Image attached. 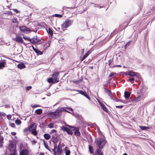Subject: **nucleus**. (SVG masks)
Returning a JSON list of instances; mask_svg holds the SVG:
<instances>
[{
	"label": "nucleus",
	"mask_w": 155,
	"mask_h": 155,
	"mask_svg": "<svg viewBox=\"0 0 155 155\" xmlns=\"http://www.w3.org/2000/svg\"><path fill=\"white\" fill-rule=\"evenodd\" d=\"M48 115L50 117L53 119L58 118L61 115L58 110H57L54 112H50L48 113Z\"/></svg>",
	"instance_id": "nucleus-1"
},
{
	"label": "nucleus",
	"mask_w": 155,
	"mask_h": 155,
	"mask_svg": "<svg viewBox=\"0 0 155 155\" xmlns=\"http://www.w3.org/2000/svg\"><path fill=\"white\" fill-rule=\"evenodd\" d=\"M29 127V131L35 136L37 135L38 132L36 131V125L35 123L30 125Z\"/></svg>",
	"instance_id": "nucleus-2"
},
{
	"label": "nucleus",
	"mask_w": 155,
	"mask_h": 155,
	"mask_svg": "<svg viewBox=\"0 0 155 155\" xmlns=\"http://www.w3.org/2000/svg\"><path fill=\"white\" fill-rule=\"evenodd\" d=\"M95 143L100 148L102 149L105 144L106 141L103 138H100L96 140Z\"/></svg>",
	"instance_id": "nucleus-3"
},
{
	"label": "nucleus",
	"mask_w": 155,
	"mask_h": 155,
	"mask_svg": "<svg viewBox=\"0 0 155 155\" xmlns=\"http://www.w3.org/2000/svg\"><path fill=\"white\" fill-rule=\"evenodd\" d=\"M73 21L69 19H66L61 25V29L64 30L70 26L72 23Z\"/></svg>",
	"instance_id": "nucleus-4"
},
{
	"label": "nucleus",
	"mask_w": 155,
	"mask_h": 155,
	"mask_svg": "<svg viewBox=\"0 0 155 155\" xmlns=\"http://www.w3.org/2000/svg\"><path fill=\"white\" fill-rule=\"evenodd\" d=\"M66 126L68 127L73 131H75L74 134L76 136H80L81 133L79 131V129L78 127H74L68 125H66Z\"/></svg>",
	"instance_id": "nucleus-5"
},
{
	"label": "nucleus",
	"mask_w": 155,
	"mask_h": 155,
	"mask_svg": "<svg viewBox=\"0 0 155 155\" xmlns=\"http://www.w3.org/2000/svg\"><path fill=\"white\" fill-rule=\"evenodd\" d=\"M59 74L58 72H56L52 74V76L54 81V83H56L59 81Z\"/></svg>",
	"instance_id": "nucleus-6"
},
{
	"label": "nucleus",
	"mask_w": 155,
	"mask_h": 155,
	"mask_svg": "<svg viewBox=\"0 0 155 155\" xmlns=\"http://www.w3.org/2000/svg\"><path fill=\"white\" fill-rule=\"evenodd\" d=\"M19 29L21 31L25 33H28L30 31L29 29L25 26L20 27Z\"/></svg>",
	"instance_id": "nucleus-7"
},
{
	"label": "nucleus",
	"mask_w": 155,
	"mask_h": 155,
	"mask_svg": "<svg viewBox=\"0 0 155 155\" xmlns=\"http://www.w3.org/2000/svg\"><path fill=\"white\" fill-rule=\"evenodd\" d=\"M62 130L66 132L69 134L72 135L73 133L72 131L73 130H72L70 128V129H69L67 127L63 126L62 128Z\"/></svg>",
	"instance_id": "nucleus-8"
},
{
	"label": "nucleus",
	"mask_w": 155,
	"mask_h": 155,
	"mask_svg": "<svg viewBox=\"0 0 155 155\" xmlns=\"http://www.w3.org/2000/svg\"><path fill=\"white\" fill-rule=\"evenodd\" d=\"M65 109H68L69 110H71V111H73L72 109L71 108H70V107H65V108H64V107H61V108H60L59 109H58V110L59 112L60 113V114H61V112L62 111H66L67 112L69 113V112L68 111L66 110Z\"/></svg>",
	"instance_id": "nucleus-9"
},
{
	"label": "nucleus",
	"mask_w": 155,
	"mask_h": 155,
	"mask_svg": "<svg viewBox=\"0 0 155 155\" xmlns=\"http://www.w3.org/2000/svg\"><path fill=\"white\" fill-rule=\"evenodd\" d=\"M19 23V21H18L17 18L15 17H14L13 18L11 19V24H15L16 27H17Z\"/></svg>",
	"instance_id": "nucleus-10"
},
{
	"label": "nucleus",
	"mask_w": 155,
	"mask_h": 155,
	"mask_svg": "<svg viewBox=\"0 0 155 155\" xmlns=\"http://www.w3.org/2000/svg\"><path fill=\"white\" fill-rule=\"evenodd\" d=\"M13 40L20 44L22 43L23 41V40L22 39L21 37L19 36L17 37L16 38L13 39Z\"/></svg>",
	"instance_id": "nucleus-11"
},
{
	"label": "nucleus",
	"mask_w": 155,
	"mask_h": 155,
	"mask_svg": "<svg viewBox=\"0 0 155 155\" xmlns=\"http://www.w3.org/2000/svg\"><path fill=\"white\" fill-rule=\"evenodd\" d=\"M137 73L133 71H130L128 72V75L133 77H138Z\"/></svg>",
	"instance_id": "nucleus-12"
},
{
	"label": "nucleus",
	"mask_w": 155,
	"mask_h": 155,
	"mask_svg": "<svg viewBox=\"0 0 155 155\" xmlns=\"http://www.w3.org/2000/svg\"><path fill=\"white\" fill-rule=\"evenodd\" d=\"M9 148L10 151H12L13 152L15 151V147L14 145V143H10L9 145Z\"/></svg>",
	"instance_id": "nucleus-13"
},
{
	"label": "nucleus",
	"mask_w": 155,
	"mask_h": 155,
	"mask_svg": "<svg viewBox=\"0 0 155 155\" xmlns=\"http://www.w3.org/2000/svg\"><path fill=\"white\" fill-rule=\"evenodd\" d=\"M51 140L53 142L55 145L58 141V139L57 137V135L55 134L54 135H53L51 139Z\"/></svg>",
	"instance_id": "nucleus-14"
},
{
	"label": "nucleus",
	"mask_w": 155,
	"mask_h": 155,
	"mask_svg": "<svg viewBox=\"0 0 155 155\" xmlns=\"http://www.w3.org/2000/svg\"><path fill=\"white\" fill-rule=\"evenodd\" d=\"M29 153V150L27 149H24L20 153V155H28Z\"/></svg>",
	"instance_id": "nucleus-15"
},
{
	"label": "nucleus",
	"mask_w": 155,
	"mask_h": 155,
	"mask_svg": "<svg viewBox=\"0 0 155 155\" xmlns=\"http://www.w3.org/2000/svg\"><path fill=\"white\" fill-rule=\"evenodd\" d=\"M136 78V77H129V79L128 80V81H130L131 83L133 84L134 83V81H137L136 78Z\"/></svg>",
	"instance_id": "nucleus-16"
},
{
	"label": "nucleus",
	"mask_w": 155,
	"mask_h": 155,
	"mask_svg": "<svg viewBox=\"0 0 155 155\" xmlns=\"http://www.w3.org/2000/svg\"><path fill=\"white\" fill-rule=\"evenodd\" d=\"M104 89L105 92L107 93L109 96L111 97L112 95L111 91L105 87L104 88Z\"/></svg>",
	"instance_id": "nucleus-17"
},
{
	"label": "nucleus",
	"mask_w": 155,
	"mask_h": 155,
	"mask_svg": "<svg viewBox=\"0 0 155 155\" xmlns=\"http://www.w3.org/2000/svg\"><path fill=\"white\" fill-rule=\"evenodd\" d=\"M38 41V40L37 39V37H34L32 39H31V40L30 42L33 44H36L37 43Z\"/></svg>",
	"instance_id": "nucleus-18"
},
{
	"label": "nucleus",
	"mask_w": 155,
	"mask_h": 155,
	"mask_svg": "<svg viewBox=\"0 0 155 155\" xmlns=\"http://www.w3.org/2000/svg\"><path fill=\"white\" fill-rule=\"evenodd\" d=\"M124 94V96L126 99L129 98L130 96V93L128 91H125Z\"/></svg>",
	"instance_id": "nucleus-19"
},
{
	"label": "nucleus",
	"mask_w": 155,
	"mask_h": 155,
	"mask_svg": "<svg viewBox=\"0 0 155 155\" xmlns=\"http://www.w3.org/2000/svg\"><path fill=\"white\" fill-rule=\"evenodd\" d=\"M33 50L38 54L41 55L43 54L42 52L38 50L35 48L33 46L32 47Z\"/></svg>",
	"instance_id": "nucleus-20"
},
{
	"label": "nucleus",
	"mask_w": 155,
	"mask_h": 155,
	"mask_svg": "<svg viewBox=\"0 0 155 155\" xmlns=\"http://www.w3.org/2000/svg\"><path fill=\"white\" fill-rule=\"evenodd\" d=\"M60 143L59 144L58 147H57L56 149L57 150V152H58V154H59V153H61L62 152V148L61 147H60L59 146Z\"/></svg>",
	"instance_id": "nucleus-21"
},
{
	"label": "nucleus",
	"mask_w": 155,
	"mask_h": 155,
	"mask_svg": "<svg viewBox=\"0 0 155 155\" xmlns=\"http://www.w3.org/2000/svg\"><path fill=\"white\" fill-rule=\"evenodd\" d=\"M101 108L104 110V111L106 112L107 113L108 111V110L107 108L106 107L104 104H103L101 106Z\"/></svg>",
	"instance_id": "nucleus-22"
},
{
	"label": "nucleus",
	"mask_w": 155,
	"mask_h": 155,
	"mask_svg": "<svg viewBox=\"0 0 155 155\" xmlns=\"http://www.w3.org/2000/svg\"><path fill=\"white\" fill-rule=\"evenodd\" d=\"M17 67L18 68L22 69L25 68V65L23 63L19 64L17 65Z\"/></svg>",
	"instance_id": "nucleus-23"
},
{
	"label": "nucleus",
	"mask_w": 155,
	"mask_h": 155,
	"mask_svg": "<svg viewBox=\"0 0 155 155\" xmlns=\"http://www.w3.org/2000/svg\"><path fill=\"white\" fill-rule=\"evenodd\" d=\"M101 149H98L96 150V154L97 155H103V153L101 151Z\"/></svg>",
	"instance_id": "nucleus-24"
},
{
	"label": "nucleus",
	"mask_w": 155,
	"mask_h": 155,
	"mask_svg": "<svg viewBox=\"0 0 155 155\" xmlns=\"http://www.w3.org/2000/svg\"><path fill=\"white\" fill-rule=\"evenodd\" d=\"M6 63L5 61L0 63V69H2L5 67V65Z\"/></svg>",
	"instance_id": "nucleus-25"
},
{
	"label": "nucleus",
	"mask_w": 155,
	"mask_h": 155,
	"mask_svg": "<svg viewBox=\"0 0 155 155\" xmlns=\"http://www.w3.org/2000/svg\"><path fill=\"white\" fill-rule=\"evenodd\" d=\"M4 138L2 136L0 135V145L2 146V144L4 143Z\"/></svg>",
	"instance_id": "nucleus-26"
},
{
	"label": "nucleus",
	"mask_w": 155,
	"mask_h": 155,
	"mask_svg": "<svg viewBox=\"0 0 155 155\" xmlns=\"http://www.w3.org/2000/svg\"><path fill=\"white\" fill-rule=\"evenodd\" d=\"M44 137L46 140H48L51 138V136L50 135L47 134H44Z\"/></svg>",
	"instance_id": "nucleus-27"
},
{
	"label": "nucleus",
	"mask_w": 155,
	"mask_h": 155,
	"mask_svg": "<svg viewBox=\"0 0 155 155\" xmlns=\"http://www.w3.org/2000/svg\"><path fill=\"white\" fill-rule=\"evenodd\" d=\"M35 112L38 114H40L42 113V109H38L36 110Z\"/></svg>",
	"instance_id": "nucleus-28"
},
{
	"label": "nucleus",
	"mask_w": 155,
	"mask_h": 155,
	"mask_svg": "<svg viewBox=\"0 0 155 155\" xmlns=\"http://www.w3.org/2000/svg\"><path fill=\"white\" fill-rule=\"evenodd\" d=\"M89 54V53L88 52H87L81 59V62L83 61L88 56Z\"/></svg>",
	"instance_id": "nucleus-29"
},
{
	"label": "nucleus",
	"mask_w": 155,
	"mask_h": 155,
	"mask_svg": "<svg viewBox=\"0 0 155 155\" xmlns=\"http://www.w3.org/2000/svg\"><path fill=\"white\" fill-rule=\"evenodd\" d=\"M139 127L142 130H147V129H148L149 128L148 127H145V126H139Z\"/></svg>",
	"instance_id": "nucleus-30"
},
{
	"label": "nucleus",
	"mask_w": 155,
	"mask_h": 155,
	"mask_svg": "<svg viewBox=\"0 0 155 155\" xmlns=\"http://www.w3.org/2000/svg\"><path fill=\"white\" fill-rule=\"evenodd\" d=\"M47 81L49 83H54V81L53 79L52 78H48Z\"/></svg>",
	"instance_id": "nucleus-31"
},
{
	"label": "nucleus",
	"mask_w": 155,
	"mask_h": 155,
	"mask_svg": "<svg viewBox=\"0 0 155 155\" xmlns=\"http://www.w3.org/2000/svg\"><path fill=\"white\" fill-rule=\"evenodd\" d=\"M143 99V98L141 96H139L135 98L134 100L137 101H140L142 100Z\"/></svg>",
	"instance_id": "nucleus-32"
},
{
	"label": "nucleus",
	"mask_w": 155,
	"mask_h": 155,
	"mask_svg": "<svg viewBox=\"0 0 155 155\" xmlns=\"http://www.w3.org/2000/svg\"><path fill=\"white\" fill-rule=\"evenodd\" d=\"M76 91L77 92H79V93L83 95L84 96L86 93V92L85 91H83L81 90H76Z\"/></svg>",
	"instance_id": "nucleus-33"
},
{
	"label": "nucleus",
	"mask_w": 155,
	"mask_h": 155,
	"mask_svg": "<svg viewBox=\"0 0 155 155\" xmlns=\"http://www.w3.org/2000/svg\"><path fill=\"white\" fill-rule=\"evenodd\" d=\"M89 150L90 152L91 153H93L94 149L93 147L92 146H89Z\"/></svg>",
	"instance_id": "nucleus-34"
},
{
	"label": "nucleus",
	"mask_w": 155,
	"mask_h": 155,
	"mask_svg": "<svg viewBox=\"0 0 155 155\" xmlns=\"http://www.w3.org/2000/svg\"><path fill=\"white\" fill-rule=\"evenodd\" d=\"M15 123L17 125H19L21 123V121L19 119H17L15 121Z\"/></svg>",
	"instance_id": "nucleus-35"
},
{
	"label": "nucleus",
	"mask_w": 155,
	"mask_h": 155,
	"mask_svg": "<svg viewBox=\"0 0 155 155\" xmlns=\"http://www.w3.org/2000/svg\"><path fill=\"white\" fill-rule=\"evenodd\" d=\"M56 148H57V146L55 144L54 148L53 150H52L54 152L55 155H59L58 152H57V151H55V149H56Z\"/></svg>",
	"instance_id": "nucleus-36"
},
{
	"label": "nucleus",
	"mask_w": 155,
	"mask_h": 155,
	"mask_svg": "<svg viewBox=\"0 0 155 155\" xmlns=\"http://www.w3.org/2000/svg\"><path fill=\"white\" fill-rule=\"evenodd\" d=\"M44 144L45 147V148L49 150V147L48 146V143L47 142H45V140L44 141Z\"/></svg>",
	"instance_id": "nucleus-37"
},
{
	"label": "nucleus",
	"mask_w": 155,
	"mask_h": 155,
	"mask_svg": "<svg viewBox=\"0 0 155 155\" xmlns=\"http://www.w3.org/2000/svg\"><path fill=\"white\" fill-rule=\"evenodd\" d=\"M48 34L51 35L52 36L53 35V31L50 28H49L48 29Z\"/></svg>",
	"instance_id": "nucleus-38"
},
{
	"label": "nucleus",
	"mask_w": 155,
	"mask_h": 155,
	"mask_svg": "<svg viewBox=\"0 0 155 155\" xmlns=\"http://www.w3.org/2000/svg\"><path fill=\"white\" fill-rule=\"evenodd\" d=\"M54 16L56 17L61 18L62 17V15L55 14L54 15Z\"/></svg>",
	"instance_id": "nucleus-39"
},
{
	"label": "nucleus",
	"mask_w": 155,
	"mask_h": 155,
	"mask_svg": "<svg viewBox=\"0 0 155 155\" xmlns=\"http://www.w3.org/2000/svg\"><path fill=\"white\" fill-rule=\"evenodd\" d=\"M84 96L86 97L88 99H89V100H91V98L89 96V95L86 93H85L84 95Z\"/></svg>",
	"instance_id": "nucleus-40"
},
{
	"label": "nucleus",
	"mask_w": 155,
	"mask_h": 155,
	"mask_svg": "<svg viewBox=\"0 0 155 155\" xmlns=\"http://www.w3.org/2000/svg\"><path fill=\"white\" fill-rule=\"evenodd\" d=\"M84 96L86 97L88 99H89V100H91V98L89 96V95L86 93H85L84 95Z\"/></svg>",
	"instance_id": "nucleus-41"
},
{
	"label": "nucleus",
	"mask_w": 155,
	"mask_h": 155,
	"mask_svg": "<svg viewBox=\"0 0 155 155\" xmlns=\"http://www.w3.org/2000/svg\"><path fill=\"white\" fill-rule=\"evenodd\" d=\"M84 96L86 97L88 99H89V100H91V98L89 96V95L86 93H85L84 95Z\"/></svg>",
	"instance_id": "nucleus-42"
},
{
	"label": "nucleus",
	"mask_w": 155,
	"mask_h": 155,
	"mask_svg": "<svg viewBox=\"0 0 155 155\" xmlns=\"http://www.w3.org/2000/svg\"><path fill=\"white\" fill-rule=\"evenodd\" d=\"M115 74H116L115 73L111 72L109 75V77L111 78V77H113V75Z\"/></svg>",
	"instance_id": "nucleus-43"
},
{
	"label": "nucleus",
	"mask_w": 155,
	"mask_h": 155,
	"mask_svg": "<svg viewBox=\"0 0 155 155\" xmlns=\"http://www.w3.org/2000/svg\"><path fill=\"white\" fill-rule=\"evenodd\" d=\"M5 14H7L8 15H12V12L10 11H7Z\"/></svg>",
	"instance_id": "nucleus-44"
},
{
	"label": "nucleus",
	"mask_w": 155,
	"mask_h": 155,
	"mask_svg": "<svg viewBox=\"0 0 155 155\" xmlns=\"http://www.w3.org/2000/svg\"><path fill=\"white\" fill-rule=\"evenodd\" d=\"M48 127L50 128H53L54 127V124L53 123H51L48 125Z\"/></svg>",
	"instance_id": "nucleus-45"
},
{
	"label": "nucleus",
	"mask_w": 155,
	"mask_h": 155,
	"mask_svg": "<svg viewBox=\"0 0 155 155\" xmlns=\"http://www.w3.org/2000/svg\"><path fill=\"white\" fill-rule=\"evenodd\" d=\"M12 10L17 13H19L20 11H18L17 9H13Z\"/></svg>",
	"instance_id": "nucleus-46"
},
{
	"label": "nucleus",
	"mask_w": 155,
	"mask_h": 155,
	"mask_svg": "<svg viewBox=\"0 0 155 155\" xmlns=\"http://www.w3.org/2000/svg\"><path fill=\"white\" fill-rule=\"evenodd\" d=\"M130 41L128 42L124 46V48L126 49L127 47L129 45Z\"/></svg>",
	"instance_id": "nucleus-47"
},
{
	"label": "nucleus",
	"mask_w": 155,
	"mask_h": 155,
	"mask_svg": "<svg viewBox=\"0 0 155 155\" xmlns=\"http://www.w3.org/2000/svg\"><path fill=\"white\" fill-rule=\"evenodd\" d=\"M70 151L69 150H67L65 152V155H70Z\"/></svg>",
	"instance_id": "nucleus-48"
},
{
	"label": "nucleus",
	"mask_w": 155,
	"mask_h": 155,
	"mask_svg": "<svg viewBox=\"0 0 155 155\" xmlns=\"http://www.w3.org/2000/svg\"><path fill=\"white\" fill-rule=\"evenodd\" d=\"M31 106L33 108H34V107H39L40 106L38 105L37 104H35L34 105H31Z\"/></svg>",
	"instance_id": "nucleus-49"
},
{
	"label": "nucleus",
	"mask_w": 155,
	"mask_h": 155,
	"mask_svg": "<svg viewBox=\"0 0 155 155\" xmlns=\"http://www.w3.org/2000/svg\"><path fill=\"white\" fill-rule=\"evenodd\" d=\"M23 38L25 40H28V41H30L31 40V39L29 38L25 37H23Z\"/></svg>",
	"instance_id": "nucleus-50"
},
{
	"label": "nucleus",
	"mask_w": 155,
	"mask_h": 155,
	"mask_svg": "<svg viewBox=\"0 0 155 155\" xmlns=\"http://www.w3.org/2000/svg\"><path fill=\"white\" fill-rule=\"evenodd\" d=\"M10 126L11 127H12L14 128H15V126L14 123H12L10 124Z\"/></svg>",
	"instance_id": "nucleus-51"
},
{
	"label": "nucleus",
	"mask_w": 155,
	"mask_h": 155,
	"mask_svg": "<svg viewBox=\"0 0 155 155\" xmlns=\"http://www.w3.org/2000/svg\"><path fill=\"white\" fill-rule=\"evenodd\" d=\"M57 132V130H55L54 129H53L51 131L50 134H51L54 132Z\"/></svg>",
	"instance_id": "nucleus-52"
},
{
	"label": "nucleus",
	"mask_w": 155,
	"mask_h": 155,
	"mask_svg": "<svg viewBox=\"0 0 155 155\" xmlns=\"http://www.w3.org/2000/svg\"><path fill=\"white\" fill-rule=\"evenodd\" d=\"M123 106V105L116 106L115 107L116 108H119L121 109L122 108Z\"/></svg>",
	"instance_id": "nucleus-53"
},
{
	"label": "nucleus",
	"mask_w": 155,
	"mask_h": 155,
	"mask_svg": "<svg viewBox=\"0 0 155 155\" xmlns=\"http://www.w3.org/2000/svg\"><path fill=\"white\" fill-rule=\"evenodd\" d=\"M81 81V80H77V81H76V80L74 81H73V82L75 84H76L78 82H80Z\"/></svg>",
	"instance_id": "nucleus-54"
},
{
	"label": "nucleus",
	"mask_w": 155,
	"mask_h": 155,
	"mask_svg": "<svg viewBox=\"0 0 155 155\" xmlns=\"http://www.w3.org/2000/svg\"><path fill=\"white\" fill-rule=\"evenodd\" d=\"M29 131V127L26 128H25L24 130L23 131L25 132H27L28 131Z\"/></svg>",
	"instance_id": "nucleus-55"
},
{
	"label": "nucleus",
	"mask_w": 155,
	"mask_h": 155,
	"mask_svg": "<svg viewBox=\"0 0 155 155\" xmlns=\"http://www.w3.org/2000/svg\"><path fill=\"white\" fill-rule=\"evenodd\" d=\"M31 88L32 87L31 86H28L26 87V89L27 90H30Z\"/></svg>",
	"instance_id": "nucleus-56"
},
{
	"label": "nucleus",
	"mask_w": 155,
	"mask_h": 155,
	"mask_svg": "<svg viewBox=\"0 0 155 155\" xmlns=\"http://www.w3.org/2000/svg\"><path fill=\"white\" fill-rule=\"evenodd\" d=\"M11 134L13 136L15 135L16 134V133L15 132H13L11 133Z\"/></svg>",
	"instance_id": "nucleus-57"
},
{
	"label": "nucleus",
	"mask_w": 155,
	"mask_h": 155,
	"mask_svg": "<svg viewBox=\"0 0 155 155\" xmlns=\"http://www.w3.org/2000/svg\"><path fill=\"white\" fill-rule=\"evenodd\" d=\"M115 101L116 102H118V101H122V100L120 99H115Z\"/></svg>",
	"instance_id": "nucleus-58"
},
{
	"label": "nucleus",
	"mask_w": 155,
	"mask_h": 155,
	"mask_svg": "<svg viewBox=\"0 0 155 155\" xmlns=\"http://www.w3.org/2000/svg\"><path fill=\"white\" fill-rule=\"evenodd\" d=\"M108 64H109V65L110 66V64H111V63H112V61L110 60L108 61Z\"/></svg>",
	"instance_id": "nucleus-59"
},
{
	"label": "nucleus",
	"mask_w": 155,
	"mask_h": 155,
	"mask_svg": "<svg viewBox=\"0 0 155 155\" xmlns=\"http://www.w3.org/2000/svg\"><path fill=\"white\" fill-rule=\"evenodd\" d=\"M122 67L121 65H115L113 67H112V68H113V67Z\"/></svg>",
	"instance_id": "nucleus-60"
},
{
	"label": "nucleus",
	"mask_w": 155,
	"mask_h": 155,
	"mask_svg": "<svg viewBox=\"0 0 155 155\" xmlns=\"http://www.w3.org/2000/svg\"><path fill=\"white\" fill-rule=\"evenodd\" d=\"M114 77H111V78H109V79L108 80L109 81H110L112 80L113 78Z\"/></svg>",
	"instance_id": "nucleus-61"
},
{
	"label": "nucleus",
	"mask_w": 155,
	"mask_h": 155,
	"mask_svg": "<svg viewBox=\"0 0 155 155\" xmlns=\"http://www.w3.org/2000/svg\"><path fill=\"white\" fill-rule=\"evenodd\" d=\"M31 142L33 144L35 143H36V142L35 140L32 141Z\"/></svg>",
	"instance_id": "nucleus-62"
},
{
	"label": "nucleus",
	"mask_w": 155,
	"mask_h": 155,
	"mask_svg": "<svg viewBox=\"0 0 155 155\" xmlns=\"http://www.w3.org/2000/svg\"><path fill=\"white\" fill-rule=\"evenodd\" d=\"M98 103H99L100 106H101L102 104H103L100 101H98Z\"/></svg>",
	"instance_id": "nucleus-63"
},
{
	"label": "nucleus",
	"mask_w": 155,
	"mask_h": 155,
	"mask_svg": "<svg viewBox=\"0 0 155 155\" xmlns=\"http://www.w3.org/2000/svg\"><path fill=\"white\" fill-rule=\"evenodd\" d=\"M10 155H16V154L14 152L13 153H11L10 154Z\"/></svg>",
	"instance_id": "nucleus-64"
}]
</instances>
